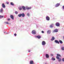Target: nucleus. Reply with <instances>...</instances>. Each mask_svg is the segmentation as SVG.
Wrapping results in <instances>:
<instances>
[{"label": "nucleus", "mask_w": 64, "mask_h": 64, "mask_svg": "<svg viewBox=\"0 0 64 64\" xmlns=\"http://www.w3.org/2000/svg\"><path fill=\"white\" fill-rule=\"evenodd\" d=\"M15 13H16V14H18V12H17V11H15Z\"/></svg>", "instance_id": "nucleus-27"}, {"label": "nucleus", "mask_w": 64, "mask_h": 64, "mask_svg": "<svg viewBox=\"0 0 64 64\" xmlns=\"http://www.w3.org/2000/svg\"><path fill=\"white\" fill-rule=\"evenodd\" d=\"M55 43H57L58 44H59V42L57 40H56L54 41Z\"/></svg>", "instance_id": "nucleus-6"}, {"label": "nucleus", "mask_w": 64, "mask_h": 64, "mask_svg": "<svg viewBox=\"0 0 64 64\" xmlns=\"http://www.w3.org/2000/svg\"><path fill=\"white\" fill-rule=\"evenodd\" d=\"M62 61L64 62V58H62Z\"/></svg>", "instance_id": "nucleus-33"}, {"label": "nucleus", "mask_w": 64, "mask_h": 64, "mask_svg": "<svg viewBox=\"0 0 64 64\" xmlns=\"http://www.w3.org/2000/svg\"><path fill=\"white\" fill-rule=\"evenodd\" d=\"M5 23H6V24H9V23H8V22H5Z\"/></svg>", "instance_id": "nucleus-28"}, {"label": "nucleus", "mask_w": 64, "mask_h": 64, "mask_svg": "<svg viewBox=\"0 0 64 64\" xmlns=\"http://www.w3.org/2000/svg\"><path fill=\"white\" fill-rule=\"evenodd\" d=\"M19 9L20 10H22V8H21L20 7L19 8Z\"/></svg>", "instance_id": "nucleus-26"}, {"label": "nucleus", "mask_w": 64, "mask_h": 64, "mask_svg": "<svg viewBox=\"0 0 64 64\" xmlns=\"http://www.w3.org/2000/svg\"><path fill=\"white\" fill-rule=\"evenodd\" d=\"M2 18V16L1 15L0 16V18Z\"/></svg>", "instance_id": "nucleus-34"}, {"label": "nucleus", "mask_w": 64, "mask_h": 64, "mask_svg": "<svg viewBox=\"0 0 64 64\" xmlns=\"http://www.w3.org/2000/svg\"><path fill=\"white\" fill-rule=\"evenodd\" d=\"M3 17H4V16H2V18H3Z\"/></svg>", "instance_id": "nucleus-39"}, {"label": "nucleus", "mask_w": 64, "mask_h": 64, "mask_svg": "<svg viewBox=\"0 0 64 64\" xmlns=\"http://www.w3.org/2000/svg\"><path fill=\"white\" fill-rule=\"evenodd\" d=\"M58 29H55L53 31L54 32H58Z\"/></svg>", "instance_id": "nucleus-10"}, {"label": "nucleus", "mask_w": 64, "mask_h": 64, "mask_svg": "<svg viewBox=\"0 0 64 64\" xmlns=\"http://www.w3.org/2000/svg\"><path fill=\"white\" fill-rule=\"evenodd\" d=\"M36 37L38 38V39H40V38H41V36L39 35L37 36Z\"/></svg>", "instance_id": "nucleus-18"}, {"label": "nucleus", "mask_w": 64, "mask_h": 64, "mask_svg": "<svg viewBox=\"0 0 64 64\" xmlns=\"http://www.w3.org/2000/svg\"><path fill=\"white\" fill-rule=\"evenodd\" d=\"M59 42L60 44H62V43H63V42H62V40H59Z\"/></svg>", "instance_id": "nucleus-21"}, {"label": "nucleus", "mask_w": 64, "mask_h": 64, "mask_svg": "<svg viewBox=\"0 0 64 64\" xmlns=\"http://www.w3.org/2000/svg\"><path fill=\"white\" fill-rule=\"evenodd\" d=\"M32 33L33 34H36V31L35 30H33L32 31Z\"/></svg>", "instance_id": "nucleus-2"}, {"label": "nucleus", "mask_w": 64, "mask_h": 64, "mask_svg": "<svg viewBox=\"0 0 64 64\" xmlns=\"http://www.w3.org/2000/svg\"><path fill=\"white\" fill-rule=\"evenodd\" d=\"M57 56H56V58L58 60V61L59 62H60V61H61V58H59V57H61V55H60L59 54H57Z\"/></svg>", "instance_id": "nucleus-1"}, {"label": "nucleus", "mask_w": 64, "mask_h": 64, "mask_svg": "<svg viewBox=\"0 0 64 64\" xmlns=\"http://www.w3.org/2000/svg\"><path fill=\"white\" fill-rule=\"evenodd\" d=\"M30 52V50H28V52Z\"/></svg>", "instance_id": "nucleus-38"}, {"label": "nucleus", "mask_w": 64, "mask_h": 64, "mask_svg": "<svg viewBox=\"0 0 64 64\" xmlns=\"http://www.w3.org/2000/svg\"><path fill=\"white\" fill-rule=\"evenodd\" d=\"M22 14H19L18 15V16L19 17H21Z\"/></svg>", "instance_id": "nucleus-19"}, {"label": "nucleus", "mask_w": 64, "mask_h": 64, "mask_svg": "<svg viewBox=\"0 0 64 64\" xmlns=\"http://www.w3.org/2000/svg\"><path fill=\"white\" fill-rule=\"evenodd\" d=\"M14 36H16L17 35V34H14Z\"/></svg>", "instance_id": "nucleus-29"}, {"label": "nucleus", "mask_w": 64, "mask_h": 64, "mask_svg": "<svg viewBox=\"0 0 64 64\" xmlns=\"http://www.w3.org/2000/svg\"><path fill=\"white\" fill-rule=\"evenodd\" d=\"M22 8L24 10H26V8L24 6H22Z\"/></svg>", "instance_id": "nucleus-11"}, {"label": "nucleus", "mask_w": 64, "mask_h": 64, "mask_svg": "<svg viewBox=\"0 0 64 64\" xmlns=\"http://www.w3.org/2000/svg\"><path fill=\"white\" fill-rule=\"evenodd\" d=\"M62 50H64V47H62Z\"/></svg>", "instance_id": "nucleus-25"}, {"label": "nucleus", "mask_w": 64, "mask_h": 64, "mask_svg": "<svg viewBox=\"0 0 64 64\" xmlns=\"http://www.w3.org/2000/svg\"><path fill=\"white\" fill-rule=\"evenodd\" d=\"M2 12H3V8H2L0 10V12L2 13Z\"/></svg>", "instance_id": "nucleus-22"}, {"label": "nucleus", "mask_w": 64, "mask_h": 64, "mask_svg": "<svg viewBox=\"0 0 64 64\" xmlns=\"http://www.w3.org/2000/svg\"><path fill=\"white\" fill-rule=\"evenodd\" d=\"M56 26H60V23L58 22L56 24Z\"/></svg>", "instance_id": "nucleus-8"}, {"label": "nucleus", "mask_w": 64, "mask_h": 64, "mask_svg": "<svg viewBox=\"0 0 64 64\" xmlns=\"http://www.w3.org/2000/svg\"><path fill=\"white\" fill-rule=\"evenodd\" d=\"M31 8V7H26V9L27 10H28V9H30Z\"/></svg>", "instance_id": "nucleus-17"}, {"label": "nucleus", "mask_w": 64, "mask_h": 64, "mask_svg": "<svg viewBox=\"0 0 64 64\" xmlns=\"http://www.w3.org/2000/svg\"><path fill=\"white\" fill-rule=\"evenodd\" d=\"M51 56H53V54H51Z\"/></svg>", "instance_id": "nucleus-37"}, {"label": "nucleus", "mask_w": 64, "mask_h": 64, "mask_svg": "<svg viewBox=\"0 0 64 64\" xmlns=\"http://www.w3.org/2000/svg\"><path fill=\"white\" fill-rule=\"evenodd\" d=\"M27 15L28 16H29V14L28 13L27 14Z\"/></svg>", "instance_id": "nucleus-36"}, {"label": "nucleus", "mask_w": 64, "mask_h": 64, "mask_svg": "<svg viewBox=\"0 0 64 64\" xmlns=\"http://www.w3.org/2000/svg\"><path fill=\"white\" fill-rule=\"evenodd\" d=\"M51 30H48L47 31V33H48V34H50V33H51Z\"/></svg>", "instance_id": "nucleus-9"}, {"label": "nucleus", "mask_w": 64, "mask_h": 64, "mask_svg": "<svg viewBox=\"0 0 64 64\" xmlns=\"http://www.w3.org/2000/svg\"><path fill=\"white\" fill-rule=\"evenodd\" d=\"M42 33H44V32L43 31H42Z\"/></svg>", "instance_id": "nucleus-32"}, {"label": "nucleus", "mask_w": 64, "mask_h": 64, "mask_svg": "<svg viewBox=\"0 0 64 64\" xmlns=\"http://www.w3.org/2000/svg\"><path fill=\"white\" fill-rule=\"evenodd\" d=\"M54 40H55V38L54 36H53L52 37V39H51V41H53Z\"/></svg>", "instance_id": "nucleus-16"}, {"label": "nucleus", "mask_w": 64, "mask_h": 64, "mask_svg": "<svg viewBox=\"0 0 64 64\" xmlns=\"http://www.w3.org/2000/svg\"><path fill=\"white\" fill-rule=\"evenodd\" d=\"M42 45H44L46 44V42L44 41H43L42 42Z\"/></svg>", "instance_id": "nucleus-4"}, {"label": "nucleus", "mask_w": 64, "mask_h": 64, "mask_svg": "<svg viewBox=\"0 0 64 64\" xmlns=\"http://www.w3.org/2000/svg\"><path fill=\"white\" fill-rule=\"evenodd\" d=\"M6 3L7 4H9V2H6Z\"/></svg>", "instance_id": "nucleus-30"}, {"label": "nucleus", "mask_w": 64, "mask_h": 64, "mask_svg": "<svg viewBox=\"0 0 64 64\" xmlns=\"http://www.w3.org/2000/svg\"><path fill=\"white\" fill-rule=\"evenodd\" d=\"M62 8H63V9H64V6H62Z\"/></svg>", "instance_id": "nucleus-35"}, {"label": "nucleus", "mask_w": 64, "mask_h": 64, "mask_svg": "<svg viewBox=\"0 0 64 64\" xmlns=\"http://www.w3.org/2000/svg\"><path fill=\"white\" fill-rule=\"evenodd\" d=\"M46 58H48L49 57V55H48V54H46Z\"/></svg>", "instance_id": "nucleus-14"}, {"label": "nucleus", "mask_w": 64, "mask_h": 64, "mask_svg": "<svg viewBox=\"0 0 64 64\" xmlns=\"http://www.w3.org/2000/svg\"><path fill=\"white\" fill-rule=\"evenodd\" d=\"M60 5V4L59 3H58L56 5V7H57L58 6H59Z\"/></svg>", "instance_id": "nucleus-12"}, {"label": "nucleus", "mask_w": 64, "mask_h": 64, "mask_svg": "<svg viewBox=\"0 0 64 64\" xmlns=\"http://www.w3.org/2000/svg\"><path fill=\"white\" fill-rule=\"evenodd\" d=\"M30 64H34V62L33 60L30 61Z\"/></svg>", "instance_id": "nucleus-5"}, {"label": "nucleus", "mask_w": 64, "mask_h": 64, "mask_svg": "<svg viewBox=\"0 0 64 64\" xmlns=\"http://www.w3.org/2000/svg\"><path fill=\"white\" fill-rule=\"evenodd\" d=\"M46 19L48 21H49L50 20V18L49 16H47L46 17Z\"/></svg>", "instance_id": "nucleus-3"}, {"label": "nucleus", "mask_w": 64, "mask_h": 64, "mask_svg": "<svg viewBox=\"0 0 64 64\" xmlns=\"http://www.w3.org/2000/svg\"><path fill=\"white\" fill-rule=\"evenodd\" d=\"M53 24L50 25V28H52V27H53Z\"/></svg>", "instance_id": "nucleus-23"}, {"label": "nucleus", "mask_w": 64, "mask_h": 64, "mask_svg": "<svg viewBox=\"0 0 64 64\" xmlns=\"http://www.w3.org/2000/svg\"><path fill=\"white\" fill-rule=\"evenodd\" d=\"M10 4L11 5H12V6H14V4L12 2H11Z\"/></svg>", "instance_id": "nucleus-20"}, {"label": "nucleus", "mask_w": 64, "mask_h": 64, "mask_svg": "<svg viewBox=\"0 0 64 64\" xmlns=\"http://www.w3.org/2000/svg\"><path fill=\"white\" fill-rule=\"evenodd\" d=\"M2 6L3 8H5V5L4 4H2Z\"/></svg>", "instance_id": "nucleus-13"}, {"label": "nucleus", "mask_w": 64, "mask_h": 64, "mask_svg": "<svg viewBox=\"0 0 64 64\" xmlns=\"http://www.w3.org/2000/svg\"><path fill=\"white\" fill-rule=\"evenodd\" d=\"M25 14H24V13L22 14V17H25Z\"/></svg>", "instance_id": "nucleus-15"}, {"label": "nucleus", "mask_w": 64, "mask_h": 64, "mask_svg": "<svg viewBox=\"0 0 64 64\" xmlns=\"http://www.w3.org/2000/svg\"><path fill=\"white\" fill-rule=\"evenodd\" d=\"M10 17L12 19L14 20V16L13 15H11L10 16Z\"/></svg>", "instance_id": "nucleus-7"}, {"label": "nucleus", "mask_w": 64, "mask_h": 64, "mask_svg": "<svg viewBox=\"0 0 64 64\" xmlns=\"http://www.w3.org/2000/svg\"><path fill=\"white\" fill-rule=\"evenodd\" d=\"M7 20H8V21H9V20H10V18H8V19H7Z\"/></svg>", "instance_id": "nucleus-31"}, {"label": "nucleus", "mask_w": 64, "mask_h": 64, "mask_svg": "<svg viewBox=\"0 0 64 64\" xmlns=\"http://www.w3.org/2000/svg\"><path fill=\"white\" fill-rule=\"evenodd\" d=\"M52 60L54 61V60H55V59L54 58H52Z\"/></svg>", "instance_id": "nucleus-24"}]
</instances>
